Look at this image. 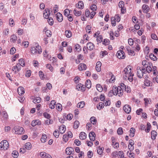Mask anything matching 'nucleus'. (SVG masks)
<instances>
[{
    "mask_svg": "<svg viewBox=\"0 0 158 158\" xmlns=\"http://www.w3.org/2000/svg\"><path fill=\"white\" fill-rule=\"evenodd\" d=\"M134 75L131 66H127L124 69L123 76L125 80H128L130 82H132L133 81Z\"/></svg>",
    "mask_w": 158,
    "mask_h": 158,
    "instance_id": "1",
    "label": "nucleus"
},
{
    "mask_svg": "<svg viewBox=\"0 0 158 158\" xmlns=\"http://www.w3.org/2000/svg\"><path fill=\"white\" fill-rule=\"evenodd\" d=\"M31 53L32 55H37L41 54L42 49L38 43H35L31 48Z\"/></svg>",
    "mask_w": 158,
    "mask_h": 158,
    "instance_id": "2",
    "label": "nucleus"
},
{
    "mask_svg": "<svg viewBox=\"0 0 158 158\" xmlns=\"http://www.w3.org/2000/svg\"><path fill=\"white\" fill-rule=\"evenodd\" d=\"M113 94L114 95H117L120 97L123 96V90L118 88L116 86L114 85L113 88Z\"/></svg>",
    "mask_w": 158,
    "mask_h": 158,
    "instance_id": "3",
    "label": "nucleus"
},
{
    "mask_svg": "<svg viewBox=\"0 0 158 158\" xmlns=\"http://www.w3.org/2000/svg\"><path fill=\"white\" fill-rule=\"evenodd\" d=\"M94 37L96 38V40L97 44L101 43L102 41V36L100 34V32L99 31H97L94 35Z\"/></svg>",
    "mask_w": 158,
    "mask_h": 158,
    "instance_id": "4",
    "label": "nucleus"
},
{
    "mask_svg": "<svg viewBox=\"0 0 158 158\" xmlns=\"http://www.w3.org/2000/svg\"><path fill=\"white\" fill-rule=\"evenodd\" d=\"M9 143L6 140H3L0 143V149L2 150H6L9 148Z\"/></svg>",
    "mask_w": 158,
    "mask_h": 158,
    "instance_id": "5",
    "label": "nucleus"
},
{
    "mask_svg": "<svg viewBox=\"0 0 158 158\" xmlns=\"http://www.w3.org/2000/svg\"><path fill=\"white\" fill-rule=\"evenodd\" d=\"M137 74L138 77L141 78L143 76V74L146 73L145 68H142L140 67H138L137 69Z\"/></svg>",
    "mask_w": 158,
    "mask_h": 158,
    "instance_id": "6",
    "label": "nucleus"
},
{
    "mask_svg": "<svg viewBox=\"0 0 158 158\" xmlns=\"http://www.w3.org/2000/svg\"><path fill=\"white\" fill-rule=\"evenodd\" d=\"M14 130L15 131V133L18 135L23 134L24 131L23 128L19 126H16L14 127Z\"/></svg>",
    "mask_w": 158,
    "mask_h": 158,
    "instance_id": "7",
    "label": "nucleus"
},
{
    "mask_svg": "<svg viewBox=\"0 0 158 158\" xmlns=\"http://www.w3.org/2000/svg\"><path fill=\"white\" fill-rule=\"evenodd\" d=\"M96 14V13L95 11H91L88 9H86L85 11V14L86 16L87 17H89L91 19L93 18Z\"/></svg>",
    "mask_w": 158,
    "mask_h": 158,
    "instance_id": "8",
    "label": "nucleus"
},
{
    "mask_svg": "<svg viewBox=\"0 0 158 158\" xmlns=\"http://www.w3.org/2000/svg\"><path fill=\"white\" fill-rule=\"evenodd\" d=\"M112 141L111 145L114 148L117 149L119 147V144L118 142H116V139L114 137L112 136L111 138Z\"/></svg>",
    "mask_w": 158,
    "mask_h": 158,
    "instance_id": "9",
    "label": "nucleus"
},
{
    "mask_svg": "<svg viewBox=\"0 0 158 158\" xmlns=\"http://www.w3.org/2000/svg\"><path fill=\"white\" fill-rule=\"evenodd\" d=\"M116 55L117 57L119 59H124L126 57L124 52L123 50H121L117 51Z\"/></svg>",
    "mask_w": 158,
    "mask_h": 158,
    "instance_id": "10",
    "label": "nucleus"
},
{
    "mask_svg": "<svg viewBox=\"0 0 158 158\" xmlns=\"http://www.w3.org/2000/svg\"><path fill=\"white\" fill-rule=\"evenodd\" d=\"M21 67L19 64H17L16 65L12 67V69L13 71H14L15 74L17 73L21 69Z\"/></svg>",
    "mask_w": 158,
    "mask_h": 158,
    "instance_id": "11",
    "label": "nucleus"
},
{
    "mask_svg": "<svg viewBox=\"0 0 158 158\" xmlns=\"http://www.w3.org/2000/svg\"><path fill=\"white\" fill-rule=\"evenodd\" d=\"M124 111L127 114H129L130 113L131 110V108L128 105H125L123 108Z\"/></svg>",
    "mask_w": 158,
    "mask_h": 158,
    "instance_id": "12",
    "label": "nucleus"
},
{
    "mask_svg": "<svg viewBox=\"0 0 158 158\" xmlns=\"http://www.w3.org/2000/svg\"><path fill=\"white\" fill-rule=\"evenodd\" d=\"M2 119L4 121H7L9 119V116L6 111H3L2 112Z\"/></svg>",
    "mask_w": 158,
    "mask_h": 158,
    "instance_id": "13",
    "label": "nucleus"
},
{
    "mask_svg": "<svg viewBox=\"0 0 158 158\" xmlns=\"http://www.w3.org/2000/svg\"><path fill=\"white\" fill-rule=\"evenodd\" d=\"M87 69V66L86 65L83 63L80 64L78 66V69L80 71H83Z\"/></svg>",
    "mask_w": 158,
    "mask_h": 158,
    "instance_id": "14",
    "label": "nucleus"
},
{
    "mask_svg": "<svg viewBox=\"0 0 158 158\" xmlns=\"http://www.w3.org/2000/svg\"><path fill=\"white\" fill-rule=\"evenodd\" d=\"M50 10L48 9H46L44 11V16L45 19H48L49 18V15H50Z\"/></svg>",
    "mask_w": 158,
    "mask_h": 158,
    "instance_id": "15",
    "label": "nucleus"
},
{
    "mask_svg": "<svg viewBox=\"0 0 158 158\" xmlns=\"http://www.w3.org/2000/svg\"><path fill=\"white\" fill-rule=\"evenodd\" d=\"M143 100L144 101V105L146 107L148 106L152 103V99L150 98H144Z\"/></svg>",
    "mask_w": 158,
    "mask_h": 158,
    "instance_id": "16",
    "label": "nucleus"
},
{
    "mask_svg": "<svg viewBox=\"0 0 158 158\" xmlns=\"http://www.w3.org/2000/svg\"><path fill=\"white\" fill-rule=\"evenodd\" d=\"M40 155L43 158H52L50 155L44 152H41Z\"/></svg>",
    "mask_w": 158,
    "mask_h": 158,
    "instance_id": "17",
    "label": "nucleus"
},
{
    "mask_svg": "<svg viewBox=\"0 0 158 158\" xmlns=\"http://www.w3.org/2000/svg\"><path fill=\"white\" fill-rule=\"evenodd\" d=\"M66 153L67 155H70L72 154L73 152H74L73 148L71 147L67 148L65 150Z\"/></svg>",
    "mask_w": 158,
    "mask_h": 158,
    "instance_id": "18",
    "label": "nucleus"
},
{
    "mask_svg": "<svg viewBox=\"0 0 158 158\" xmlns=\"http://www.w3.org/2000/svg\"><path fill=\"white\" fill-rule=\"evenodd\" d=\"M143 12L144 13H147L149 11L150 8L149 6L146 4H143L142 6Z\"/></svg>",
    "mask_w": 158,
    "mask_h": 158,
    "instance_id": "19",
    "label": "nucleus"
},
{
    "mask_svg": "<svg viewBox=\"0 0 158 158\" xmlns=\"http://www.w3.org/2000/svg\"><path fill=\"white\" fill-rule=\"evenodd\" d=\"M89 137L90 139L92 141H94L95 140L96 134L94 132L92 131L89 134Z\"/></svg>",
    "mask_w": 158,
    "mask_h": 158,
    "instance_id": "20",
    "label": "nucleus"
},
{
    "mask_svg": "<svg viewBox=\"0 0 158 158\" xmlns=\"http://www.w3.org/2000/svg\"><path fill=\"white\" fill-rule=\"evenodd\" d=\"M102 65V63L100 61H98L96 64V69L98 72H100L101 71V66Z\"/></svg>",
    "mask_w": 158,
    "mask_h": 158,
    "instance_id": "21",
    "label": "nucleus"
},
{
    "mask_svg": "<svg viewBox=\"0 0 158 158\" xmlns=\"http://www.w3.org/2000/svg\"><path fill=\"white\" fill-rule=\"evenodd\" d=\"M56 18L57 21L60 22H61L63 19L62 15L59 12L56 14Z\"/></svg>",
    "mask_w": 158,
    "mask_h": 158,
    "instance_id": "22",
    "label": "nucleus"
},
{
    "mask_svg": "<svg viewBox=\"0 0 158 158\" xmlns=\"http://www.w3.org/2000/svg\"><path fill=\"white\" fill-rule=\"evenodd\" d=\"M41 122L39 119L34 120L32 121L31 125L33 127H35L36 125H40L41 124Z\"/></svg>",
    "mask_w": 158,
    "mask_h": 158,
    "instance_id": "23",
    "label": "nucleus"
},
{
    "mask_svg": "<svg viewBox=\"0 0 158 158\" xmlns=\"http://www.w3.org/2000/svg\"><path fill=\"white\" fill-rule=\"evenodd\" d=\"M18 92L20 95H22L25 93L24 89L22 87H19L18 89Z\"/></svg>",
    "mask_w": 158,
    "mask_h": 158,
    "instance_id": "24",
    "label": "nucleus"
},
{
    "mask_svg": "<svg viewBox=\"0 0 158 158\" xmlns=\"http://www.w3.org/2000/svg\"><path fill=\"white\" fill-rule=\"evenodd\" d=\"M87 48L88 50H91L94 48V45L91 42L88 43L87 44Z\"/></svg>",
    "mask_w": 158,
    "mask_h": 158,
    "instance_id": "25",
    "label": "nucleus"
},
{
    "mask_svg": "<svg viewBox=\"0 0 158 158\" xmlns=\"http://www.w3.org/2000/svg\"><path fill=\"white\" fill-rule=\"evenodd\" d=\"M17 40V36L15 35H11L10 36V41L15 43Z\"/></svg>",
    "mask_w": 158,
    "mask_h": 158,
    "instance_id": "26",
    "label": "nucleus"
},
{
    "mask_svg": "<svg viewBox=\"0 0 158 158\" xmlns=\"http://www.w3.org/2000/svg\"><path fill=\"white\" fill-rule=\"evenodd\" d=\"M142 64L143 66V68H146V67L147 66L149 65H152V64L150 62H148V61L144 60H143L142 62Z\"/></svg>",
    "mask_w": 158,
    "mask_h": 158,
    "instance_id": "27",
    "label": "nucleus"
},
{
    "mask_svg": "<svg viewBox=\"0 0 158 158\" xmlns=\"http://www.w3.org/2000/svg\"><path fill=\"white\" fill-rule=\"evenodd\" d=\"M83 2L82 1H79L77 4H76V7L79 9H82L84 7Z\"/></svg>",
    "mask_w": 158,
    "mask_h": 158,
    "instance_id": "28",
    "label": "nucleus"
},
{
    "mask_svg": "<svg viewBox=\"0 0 158 158\" xmlns=\"http://www.w3.org/2000/svg\"><path fill=\"white\" fill-rule=\"evenodd\" d=\"M87 135L86 133L84 132H81L79 135V138L80 139L83 140L86 138Z\"/></svg>",
    "mask_w": 158,
    "mask_h": 158,
    "instance_id": "29",
    "label": "nucleus"
},
{
    "mask_svg": "<svg viewBox=\"0 0 158 158\" xmlns=\"http://www.w3.org/2000/svg\"><path fill=\"white\" fill-rule=\"evenodd\" d=\"M72 33L69 30H67L65 31V35L67 38H70L72 36Z\"/></svg>",
    "mask_w": 158,
    "mask_h": 158,
    "instance_id": "30",
    "label": "nucleus"
},
{
    "mask_svg": "<svg viewBox=\"0 0 158 158\" xmlns=\"http://www.w3.org/2000/svg\"><path fill=\"white\" fill-rule=\"evenodd\" d=\"M59 130L60 134H63L66 130L65 126L64 125L60 126L59 128Z\"/></svg>",
    "mask_w": 158,
    "mask_h": 158,
    "instance_id": "31",
    "label": "nucleus"
},
{
    "mask_svg": "<svg viewBox=\"0 0 158 158\" xmlns=\"http://www.w3.org/2000/svg\"><path fill=\"white\" fill-rule=\"evenodd\" d=\"M126 48L129 55H131V56L135 55V53L134 52V51L133 50H131L129 46H127L126 47Z\"/></svg>",
    "mask_w": 158,
    "mask_h": 158,
    "instance_id": "32",
    "label": "nucleus"
},
{
    "mask_svg": "<svg viewBox=\"0 0 158 158\" xmlns=\"http://www.w3.org/2000/svg\"><path fill=\"white\" fill-rule=\"evenodd\" d=\"M43 31L45 32L46 35L48 37H51L52 33L50 30H46V28H45Z\"/></svg>",
    "mask_w": 158,
    "mask_h": 158,
    "instance_id": "33",
    "label": "nucleus"
},
{
    "mask_svg": "<svg viewBox=\"0 0 158 158\" xmlns=\"http://www.w3.org/2000/svg\"><path fill=\"white\" fill-rule=\"evenodd\" d=\"M56 102L55 100H52L49 105V107L52 109H53L55 107V106L56 105Z\"/></svg>",
    "mask_w": 158,
    "mask_h": 158,
    "instance_id": "34",
    "label": "nucleus"
},
{
    "mask_svg": "<svg viewBox=\"0 0 158 158\" xmlns=\"http://www.w3.org/2000/svg\"><path fill=\"white\" fill-rule=\"evenodd\" d=\"M130 134L129 135L133 137L135 135V129L133 127H131L130 131Z\"/></svg>",
    "mask_w": 158,
    "mask_h": 158,
    "instance_id": "35",
    "label": "nucleus"
},
{
    "mask_svg": "<svg viewBox=\"0 0 158 158\" xmlns=\"http://www.w3.org/2000/svg\"><path fill=\"white\" fill-rule=\"evenodd\" d=\"M91 123L93 125H95L97 122V120L94 117H92L90 119Z\"/></svg>",
    "mask_w": 158,
    "mask_h": 158,
    "instance_id": "36",
    "label": "nucleus"
},
{
    "mask_svg": "<svg viewBox=\"0 0 158 158\" xmlns=\"http://www.w3.org/2000/svg\"><path fill=\"white\" fill-rule=\"evenodd\" d=\"M103 147L101 148L99 146L97 148V153L99 155H101L102 153L103 150H104Z\"/></svg>",
    "mask_w": 158,
    "mask_h": 158,
    "instance_id": "37",
    "label": "nucleus"
},
{
    "mask_svg": "<svg viewBox=\"0 0 158 158\" xmlns=\"http://www.w3.org/2000/svg\"><path fill=\"white\" fill-rule=\"evenodd\" d=\"M151 66H152V65H147L146 67V68H145V70L146 71V73L148 72V73H150L152 71V69L151 68Z\"/></svg>",
    "mask_w": 158,
    "mask_h": 158,
    "instance_id": "38",
    "label": "nucleus"
},
{
    "mask_svg": "<svg viewBox=\"0 0 158 158\" xmlns=\"http://www.w3.org/2000/svg\"><path fill=\"white\" fill-rule=\"evenodd\" d=\"M157 135L156 131H152L151 132V138L152 139L154 140L156 139V137Z\"/></svg>",
    "mask_w": 158,
    "mask_h": 158,
    "instance_id": "39",
    "label": "nucleus"
},
{
    "mask_svg": "<svg viewBox=\"0 0 158 158\" xmlns=\"http://www.w3.org/2000/svg\"><path fill=\"white\" fill-rule=\"evenodd\" d=\"M19 153L17 151L14 150L13 151L12 153V156L14 158H17L19 156Z\"/></svg>",
    "mask_w": 158,
    "mask_h": 158,
    "instance_id": "40",
    "label": "nucleus"
},
{
    "mask_svg": "<svg viewBox=\"0 0 158 158\" xmlns=\"http://www.w3.org/2000/svg\"><path fill=\"white\" fill-rule=\"evenodd\" d=\"M19 63L21 66L23 67L25 65V63L24 60L23 59H20L19 60Z\"/></svg>",
    "mask_w": 158,
    "mask_h": 158,
    "instance_id": "41",
    "label": "nucleus"
},
{
    "mask_svg": "<svg viewBox=\"0 0 158 158\" xmlns=\"http://www.w3.org/2000/svg\"><path fill=\"white\" fill-rule=\"evenodd\" d=\"M32 145L31 143L30 142L27 143L25 145V149L27 150H30L31 148Z\"/></svg>",
    "mask_w": 158,
    "mask_h": 158,
    "instance_id": "42",
    "label": "nucleus"
},
{
    "mask_svg": "<svg viewBox=\"0 0 158 158\" xmlns=\"http://www.w3.org/2000/svg\"><path fill=\"white\" fill-rule=\"evenodd\" d=\"M144 84L146 86H149L151 85L152 84V82L149 80L146 79L144 81Z\"/></svg>",
    "mask_w": 158,
    "mask_h": 158,
    "instance_id": "43",
    "label": "nucleus"
},
{
    "mask_svg": "<svg viewBox=\"0 0 158 158\" xmlns=\"http://www.w3.org/2000/svg\"><path fill=\"white\" fill-rule=\"evenodd\" d=\"M85 105V102H79L77 105V106L78 108H81L84 106Z\"/></svg>",
    "mask_w": 158,
    "mask_h": 158,
    "instance_id": "44",
    "label": "nucleus"
},
{
    "mask_svg": "<svg viewBox=\"0 0 158 158\" xmlns=\"http://www.w3.org/2000/svg\"><path fill=\"white\" fill-rule=\"evenodd\" d=\"M41 101V98L40 97H37L35 98L33 101V102L35 103H39Z\"/></svg>",
    "mask_w": 158,
    "mask_h": 158,
    "instance_id": "45",
    "label": "nucleus"
},
{
    "mask_svg": "<svg viewBox=\"0 0 158 158\" xmlns=\"http://www.w3.org/2000/svg\"><path fill=\"white\" fill-rule=\"evenodd\" d=\"M150 58L153 61H156L157 60V57L154 55V54H150L149 55Z\"/></svg>",
    "mask_w": 158,
    "mask_h": 158,
    "instance_id": "46",
    "label": "nucleus"
},
{
    "mask_svg": "<svg viewBox=\"0 0 158 158\" xmlns=\"http://www.w3.org/2000/svg\"><path fill=\"white\" fill-rule=\"evenodd\" d=\"M96 88L97 90L99 92H102L103 89L102 86L99 84H98L96 86Z\"/></svg>",
    "mask_w": 158,
    "mask_h": 158,
    "instance_id": "47",
    "label": "nucleus"
},
{
    "mask_svg": "<svg viewBox=\"0 0 158 158\" xmlns=\"http://www.w3.org/2000/svg\"><path fill=\"white\" fill-rule=\"evenodd\" d=\"M91 81L89 80H88L86 81L85 83V86L88 88H89L91 86Z\"/></svg>",
    "mask_w": 158,
    "mask_h": 158,
    "instance_id": "48",
    "label": "nucleus"
},
{
    "mask_svg": "<svg viewBox=\"0 0 158 158\" xmlns=\"http://www.w3.org/2000/svg\"><path fill=\"white\" fill-rule=\"evenodd\" d=\"M91 27L89 25H88L86 26L85 28L86 31L88 34H91Z\"/></svg>",
    "mask_w": 158,
    "mask_h": 158,
    "instance_id": "49",
    "label": "nucleus"
},
{
    "mask_svg": "<svg viewBox=\"0 0 158 158\" xmlns=\"http://www.w3.org/2000/svg\"><path fill=\"white\" fill-rule=\"evenodd\" d=\"M48 19V24L51 26L53 24L54 21L52 18L50 17Z\"/></svg>",
    "mask_w": 158,
    "mask_h": 158,
    "instance_id": "50",
    "label": "nucleus"
},
{
    "mask_svg": "<svg viewBox=\"0 0 158 158\" xmlns=\"http://www.w3.org/2000/svg\"><path fill=\"white\" fill-rule=\"evenodd\" d=\"M111 23V25L113 26H115L116 25V21L115 20V19L113 18V17L110 18Z\"/></svg>",
    "mask_w": 158,
    "mask_h": 158,
    "instance_id": "51",
    "label": "nucleus"
},
{
    "mask_svg": "<svg viewBox=\"0 0 158 158\" xmlns=\"http://www.w3.org/2000/svg\"><path fill=\"white\" fill-rule=\"evenodd\" d=\"M102 42L103 44L105 45H106L109 44L110 41L109 40L107 39H105L104 40L102 41Z\"/></svg>",
    "mask_w": 158,
    "mask_h": 158,
    "instance_id": "52",
    "label": "nucleus"
},
{
    "mask_svg": "<svg viewBox=\"0 0 158 158\" xmlns=\"http://www.w3.org/2000/svg\"><path fill=\"white\" fill-rule=\"evenodd\" d=\"M104 103L102 102H100L99 103L98 105L97 106V108L98 109L100 110L102 108L104 107Z\"/></svg>",
    "mask_w": 158,
    "mask_h": 158,
    "instance_id": "53",
    "label": "nucleus"
},
{
    "mask_svg": "<svg viewBox=\"0 0 158 158\" xmlns=\"http://www.w3.org/2000/svg\"><path fill=\"white\" fill-rule=\"evenodd\" d=\"M123 133V129L122 128L119 127L117 131V133L119 135H122Z\"/></svg>",
    "mask_w": 158,
    "mask_h": 158,
    "instance_id": "54",
    "label": "nucleus"
},
{
    "mask_svg": "<svg viewBox=\"0 0 158 158\" xmlns=\"http://www.w3.org/2000/svg\"><path fill=\"white\" fill-rule=\"evenodd\" d=\"M73 12L74 15L77 16H80L81 15V11H77L75 9H74V10Z\"/></svg>",
    "mask_w": 158,
    "mask_h": 158,
    "instance_id": "55",
    "label": "nucleus"
},
{
    "mask_svg": "<svg viewBox=\"0 0 158 158\" xmlns=\"http://www.w3.org/2000/svg\"><path fill=\"white\" fill-rule=\"evenodd\" d=\"M147 125V128L145 129V130L146 132L148 133L150 131L151 126L150 124L149 123H148Z\"/></svg>",
    "mask_w": 158,
    "mask_h": 158,
    "instance_id": "56",
    "label": "nucleus"
},
{
    "mask_svg": "<svg viewBox=\"0 0 158 158\" xmlns=\"http://www.w3.org/2000/svg\"><path fill=\"white\" fill-rule=\"evenodd\" d=\"M56 107L57 110L58 111H60L62 110V106L59 103H57L56 105Z\"/></svg>",
    "mask_w": 158,
    "mask_h": 158,
    "instance_id": "57",
    "label": "nucleus"
},
{
    "mask_svg": "<svg viewBox=\"0 0 158 158\" xmlns=\"http://www.w3.org/2000/svg\"><path fill=\"white\" fill-rule=\"evenodd\" d=\"M152 71L153 72V74L155 75H157L158 73L157 71V68L156 67L154 66H152Z\"/></svg>",
    "mask_w": 158,
    "mask_h": 158,
    "instance_id": "58",
    "label": "nucleus"
},
{
    "mask_svg": "<svg viewBox=\"0 0 158 158\" xmlns=\"http://www.w3.org/2000/svg\"><path fill=\"white\" fill-rule=\"evenodd\" d=\"M126 87V85H125L124 83H121L120 84L119 86H118L117 87L118 88H120V89L123 90L125 89Z\"/></svg>",
    "mask_w": 158,
    "mask_h": 158,
    "instance_id": "59",
    "label": "nucleus"
},
{
    "mask_svg": "<svg viewBox=\"0 0 158 158\" xmlns=\"http://www.w3.org/2000/svg\"><path fill=\"white\" fill-rule=\"evenodd\" d=\"M46 66L47 68L49 69L51 72L53 71L54 69L51 64H47Z\"/></svg>",
    "mask_w": 158,
    "mask_h": 158,
    "instance_id": "60",
    "label": "nucleus"
},
{
    "mask_svg": "<svg viewBox=\"0 0 158 158\" xmlns=\"http://www.w3.org/2000/svg\"><path fill=\"white\" fill-rule=\"evenodd\" d=\"M80 123L78 121H76L74 124L73 127L75 129L77 128L79 125Z\"/></svg>",
    "mask_w": 158,
    "mask_h": 158,
    "instance_id": "61",
    "label": "nucleus"
},
{
    "mask_svg": "<svg viewBox=\"0 0 158 158\" xmlns=\"http://www.w3.org/2000/svg\"><path fill=\"white\" fill-rule=\"evenodd\" d=\"M69 137L67 135L65 134L64 135L63 137V141L65 142H66L68 141Z\"/></svg>",
    "mask_w": 158,
    "mask_h": 158,
    "instance_id": "62",
    "label": "nucleus"
},
{
    "mask_svg": "<svg viewBox=\"0 0 158 158\" xmlns=\"http://www.w3.org/2000/svg\"><path fill=\"white\" fill-rule=\"evenodd\" d=\"M90 8L91 10L92 11H96L97 9V6L96 5H95V4H93V5H92L90 6Z\"/></svg>",
    "mask_w": 158,
    "mask_h": 158,
    "instance_id": "63",
    "label": "nucleus"
},
{
    "mask_svg": "<svg viewBox=\"0 0 158 158\" xmlns=\"http://www.w3.org/2000/svg\"><path fill=\"white\" fill-rule=\"evenodd\" d=\"M29 45V43L28 41H24V42H23L22 44V46H23L24 48H27Z\"/></svg>",
    "mask_w": 158,
    "mask_h": 158,
    "instance_id": "64",
    "label": "nucleus"
}]
</instances>
